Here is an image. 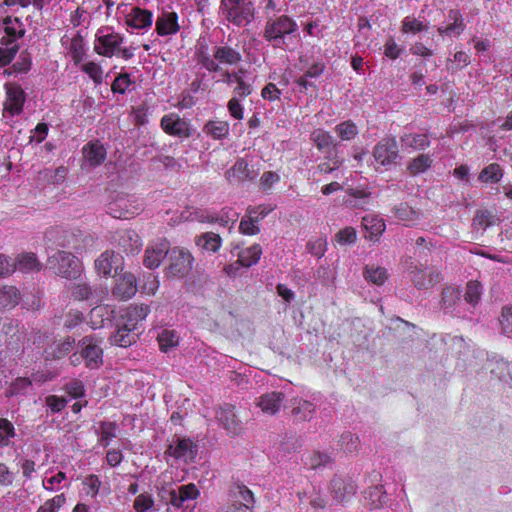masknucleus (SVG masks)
Listing matches in <instances>:
<instances>
[{
  "instance_id": "nucleus-1",
  "label": "nucleus",
  "mask_w": 512,
  "mask_h": 512,
  "mask_svg": "<svg viewBox=\"0 0 512 512\" xmlns=\"http://www.w3.org/2000/svg\"><path fill=\"white\" fill-rule=\"evenodd\" d=\"M219 9L227 21L238 27L246 26L254 19L251 0H221Z\"/></svg>"
},
{
  "instance_id": "nucleus-2",
  "label": "nucleus",
  "mask_w": 512,
  "mask_h": 512,
  "mask_svg": "<svg viewBox=\"0 0 512 512\" xmlns=\"http://www.w3.org/2000/svg\"><path fill=\"white\" fill-rule=\"evenodd\" d=\"M168 265L164 272L169 279H180L192 270L193 257L191 253L182 248L175 247L168 250Z\"/></svg>"
},
{
  "instance_id": "nucleus-3",
  "label": "nucleus",
  "mask_w": 512,
  "mask_h": 512,
  "mask_svg": "<svg viewBox=\"0 0 512 512\" xmlns=\"http://www.w3.org/2000/svg\"><path fill=\"white\" fill-rule=\"evenodd\" d=\"M48 265L55 274L66 279H75L80 274V262L70 252L57 251L48 258Z\"/></svg>"
},
{
  "instance_id": "nucleus-4",
  "label": "nucleus",
  "mask_w": 512,
  "mask_h": 512,
  "mask_svg": "<svg viewBox=\"0 0 512 512\" xmlns=\"http://www.w3.org/2000/svg\"><path fill=\"white\" fill-rule=\"evenodd\" d=\"M297 30V24L286 15H282L274 20H268L264 30V37L267 41L275 42L278 45L285 35L291 34Z\"/></svg>"
},
{
  "instance_id": "nucleus-5",
  "label": "nucleus",
  "mask_w": 512,
  "mask_h": 512,
  "mask_svg": "<svg viewBox=\"0 0 512 512\" xmlns=\"http://www.w3.org/2000/svg\"><path fill=\"white\" fill-rule=\"evenodd\" d=\"M79 345L81 357L84 358L88 368L96 369L103 364V350L96 338L85 336L80 340Z\"/></svg>"
},
{
  "instance_id": "nucleus-6",
  "label": "nucleus",
  "mask_w": 512,
  "mask_h": 512,
  "mask_svg": "<svg viewBox=\"0 0 512 512\" xmlns=\"http://www.w3.org/2000/svg\"><path fill=\"white\" fill-rule=\"evenodd\" d=\"M409 276L414 286L419 289H429L439 283L442 279L440 272L433 267L411 266Z\"/></svg>"
},
{
  "instance_id": "nucleus-7",
  "label": "nucleus",
  "mask_w": 512,
  "mask_h": 512,
  "mask_svg": "<svg viewBox=\"0 0 512 512\" xmlns=\"http://www.w3.org/2000/svg\"><path fill=\"white\" fill-rule=\"evenodd\" d=\"M141 210L135 201L130 199L128 196L119 195L108 204V213L117 219L129 218L135 214H138Z\"/></svg>"
},
{
  "instance_id": "nucleus-8",
  "label": "nucleus",
  "mask_w": 512,
  "mask_h": 512,
  "mask_svg": "<svg viewBox=\"0 0 512 512\" xmlns=\"http://www.w3.org/2000/svg\"><path fill=\"white\" fill-rule=\"evenodd\" d=\"M373 156L375 160L383 166H388L396 162L399 157L397 142L394 138L382 139L374 148Z\"/></svg>"
},
{
  "instance_id": "nucleus-9",
  "label": "nucleus",
  "mask_w": 512,
  "mask_h": 512,
  "mask_svg": "<svg viewBox=\"0 0 512 512\" xmlns=\"http://www.w3.org/2000/svg\"><path fill=\"white\" fill-rule=\"evenodd\" d=\"M216 418L230 434L237 436L243 432L242 422L237 418L233 405L220 406L216 411Z\"/></svg>"
},
{
  "instance_id": "nucleus-10",
  "label": "nucleus",
  "mask_w": 512,
  "mask_h": 512,
  "mask_svg": "<svg viewBox=\"0 0 512 512\" xmlns=\"http://www.w3.org/2000/svg\"><path fill=\"white\" fill-rule=\"evenodd\" d=\"M137 292L136 277L129 272L120 275L116 279V284L112 289V294L120 300H128Z\"/></svg>"
},
{
  "instance_id": "nucleus-11",
  "label": "nucleus",
  "mask_w": 512,
  "mask_h": 512,
  "mask_svg": "<svg viewBox=\"0 0 512 512\" xmlns=\"http://www.w3.org/2000/svg\"><path fill=\"white\" fill-rule=\"evenodd\" d=\"M256 172L249 167L244 158H239L235 164L225 172L226 179L232 182L252 181L256 178Z\"/></svg>"
},
{
  "instance_id": "nucleus-12",
  "label": "nucleus",
  "mask_w": 512,
  "mask_h": 512,
  "mask_svg": "<svg viewBox=\"0 0 512 512\" xmlns=\"http://www.w3.org/2000/svg\"><path fill=\"white\" fill-rule=\"evenodd\" d=\"M161 127L166 133L173 136L184 138L190 136L188 123L177 114L165 115L161 120Z\"/></svg>"
},
{
  "instance_id": "nucleus-13",
  "label": "nucleus",
  "mask_w": 512,
  "mask_h": 512,
  "mask_svg": "<svg viewBox=\"0 0 512 512\" xmlns=\"http://www.w3.org/2000/svg\"><path fill=\"white\" fill-rule=\"evenodd\" d=\"M139 334L124 322L117 325V330L110 336V342L122 348H127L137 342Z\"/></svg>"
},
{
  "instance_id": "nucleus-14",
  "label": "nucleus",
  "mask_w": 512,
  "mask_h": 512,
  "mask_svg": "<svg viewBox=\"0 0 512 512\" xmlns=\"http://www.w3.org/2000/svg\"><path fill=\"white\" fill-rule=\"evenodd\" d=\"M331 492L337 501L343 502L355 494L356 486L351 479L336 475L331 480Z\"/></svg>"
},
{
  "instance_id": "nucleus-15",
  "label": "nucleus",
  "mask_w": 512,
  "mask_h": 512,
  "mask_svg": "<svg viewBox=\"0 0 512 512\" xmlns=\"http://www.w3.org/2000/svg\"><path fill=\"white\" fill-rule=\"evenodd\" d=\"M167 452L176 459L192 461L197 455V445L190 439L178 438L176 445H169Z\"/></svg>"
},
{
  "instance_id": "nucleus-16",
  "label": "nucleus",
  "mask_w": 512,
  "mask_h": 512,
  "mask_svg": "<svg viewBox=\"0 0 512 512\" xmlns=\"http://www.w3.org/2000/svg\"><path fill=\"white\" fill-rule=\"evenodd\" d=\"M122 41L123 38L119 34L110 33L98 36L94 48L98 54L111 57Z\"/></svg>"
},
{
  "instance_id": "nucleus-17",
  "label": "nucleus",
  "mask_w": 512,
  "mask_h": 512,
  "mask_svg": "<svg viewBox=\"0 0 512 512\" xmlns=\"http://www.w3.org/2000/svg\"><path fill=\"white\" fill-rule=\"evenodd\" d=\"M284 400V394L281 392H269L260 396L256 405L263 413L274 415L279 410Z\"/></svg>"
},
{
  "instance_id": "nucleus-18",
  "label": "nucleus",
  "mask_w": 512,
  "mask_h": 512,
  "mask_svg": "<svg viewBox=\"0 0 512 512\" xmlns=\"http://www.w3.org/2000/svg\"><path fill=\"white\" fill-rule=\"evenodd\" d=\"M228 501L248 504V507L253 509L255 497L253 492L246 485L234 483L228 491Z\"/></svg>"
},
{
  "instance_id": "nucleus-19",
  "label": "nucleus",
  "mask_w": 512,
  "mask_h": 512,
  "mask_svg": "<svg viewBox=\"0 0 512 512\" xmlns=\"http://www.w3.org/2000/svg\"><path fill=\"white\" fill-rule=\"evenodd\" d=\"M179 28L175 12H163L156 20V31L160 36L175 34Z\"/></svg>"
},
{
  "instance_id": "nucleus-20",
  "label": "nucleus",
  "mask_w": 512,
  "mask_h": 512,
  "mask_svg": "<svg viewBox=\"0 0 512 512\" xmlns=\"http://www.w3.org/2000/svg\"><path fill=\"white\" fill-rule=\"evenodd\" d=\"M169 250L168 242L162 241L152 248L145 251L144 265L149 269L159 267L163 259L167 256Z\"/></svg>"
},
{
  "instance_id": "nucleus-21",
  "label": "nucleus",
  "mask_w": 512,
  "mask_h": 512,
  "mask_svg": "<svg viewBox=\"0 0 512 512\" xmlns=\"http://www.w3.org/2000/svg\"><path fill=\"white\" fill-rule=\"evenodd\" d=\"M119 255L112 251H105L95 261V268L99 274L104 276L112 275V271L117 272Z\"/></svg>"
},
{
  "instance_id": "nucleus-22",
  "label": "nucleus",
  "mask_w": 512,
  "mask_h": 512,
  "mask_svg": "<svg viewBox=\"0 0 512 512\" xmlns=\"http://www.w3.org/2000/svg\"><path fill=\"white\" fill-rule=\"evenodd\" d=\"M150 312L148 305H130L125 310V314L122 316L123 322L129 327L137 330V324L144 320Z\"/></svg>"
},
{
  "instance_id": "nucleus-23",
  "label": "nucleus",
  "mask_w": 512,
  "mask_h": 512,
  "mask_svg": "<svg viewBox=\"0 0 512 512\" xmlns=\"http://www.w3.org/2000/svg\"><path fill=\"white\" fill-rule=\"evenodd\" d=\"M25 101L24 91L19 86L7 87V100L5 102V109L11 114H19Z\"/></svg>"
},
{
  "instance_id": "nucleus-24",
  "label": "nucleus",
  "mask_w": 512,
  "mask_h": 512,
  "mask_svg": "<svg viewBox=\"0 0 512 512\" xmlns=\"http://www.w3.org/2000/svg\"><path fill=\"white\" fill-rule=\"evenodd\" d=\"M126 23L136 29L150 27L152 24V13L148 10L135 7L127 15Z\"/></svg>"
},
{
  "instance_id": "nucleus-25",
  "label": "nucleus",
  "mask_w": 512,
  "mask_h": 512,
  "mask_svg": "<svg viewBox=\"0 0 512 512\" xmlns=\"http://www.w3.org/2000/svg\"><path fill=\"white\" fill-rule=\"evenodd\" d=\"M118 245L123 252L134 254L140 250L142 242L136 231L125 230L119 237Z\"/></svg>"
},
{
  "instance_id": "nucleus-26",
  "label": "nucleus",
  "mask_w": 512,
  "mask_h": 512,
  "mask_svg": "<svg viewBox=\"0 0 512 512\" xmlns=\"http://www.w3.org/2000/svg\"><path fill=\"white\" fill-rule=\"evenodd\" d=\"M3 28L7 37V43H15L17 39L25 34L24 25L18 18L6 17L3 20Z\"/></svg>"
},
{
  "instance_id": "nucleus-27",
  "label": "nucleus",
  "mask_w": 512,
  "mask_h": 512,
  "mask_svg": "<svg viewBox=\"0 0 512 512\" xmlns=\"http://www.w3.org/2000/svg\"><path fill=\"white\" fill-rule=\"evenodd\" d=\"M315 412L313 403L307 400L294 399L291 413L298 421H309Z\"/></svg>"
},
{
  "instance_id": "nucleus-28",
  "label": "nucleus",
  "mask_w": 512,
  "mask_h": 512,
  "mask_svg": "<svg viewBox=\"0 0 512 512\" xmlns=\"http://www.w3.org/2000/svg\"><path fill=\"white\" fill-rule=\"evenodd\" d=\"M200 492L197 489L196 485L193 483L182 485L175 490V497H173L171 505L180 508L183 506V503L187 500H194L199 496Z\"/></svg>"
},
{
  "instance_id": "nucleus-29",
  "label": "nucleus",
  "mask_w": 512,
  "mask_h": 512,
  "mask_svg": "<svg viewBox=\"0 0 512 512\" xmlns=\"http://www.w3.org/2000/svg\"><path fill=\"white\" fill-rule=\"evenodd\" d=\"M86 161L93 167L100 165L106 158L105 148L98 143H88L83 148Z\"/></svg>"
},
{
  "instance_id": "nucleus-30",
  "label": "nucleus",
  "mask_w": 512,
  "mask_h": 512,
  "mask_svg": "<svg viewBox=\"0 0 512 512\" xmlns=\"http://www.w3.org/2000/svg\"><path fill=\"white\" fill-rule=\"evenodd\" d=\"M260 207H248L246 211V216L242 218L239 230L241 233L246 235H256L259 233V227L256 225V223L259 222L258 217H254V215L257 213V210Z\"/></svg>"
},
{
  "instance_id": "nucleus-31",
  "label": "nucleus",
  "mask_w": 512,
  "mask_h": 512,
  "mask_svg": "<svg viewBox=\"0 0 512 512\" xmlns=\"http://www.w3.org/2000/svg\"><path fill=\"white\" fill-rule=\"evenodd\" d=\"M261 255L262 248L259 244H254L251 247L239 251L237 254L239 263L245 268L257 264Z\"/></svg>"
},
{
  "instance_id": "nucleus-32",
  "label": "nucleus",
  "mask_w": 512,
  "mask_h": 512,
  "mask_svg": "<svg viewBox=\"0 0 512 512\" xmlns=\"http://www.w3.org/2000/svg\"><path fill=\"white\" fill-rule=\"evenodd\" d=\"M214 59L220 63L233 65L241 60V54L229 46H217L214 48Z\"/></svg>"
},
{
  "instance_id": "nucleus-33",
  "label": "nucleus",
  "mask_w": 512,
  "mask_h": 512,
  "mask_svg": "<svg viewBox=\"0 0 512 512\" xmlns=\"http://www.w3.org/2000/svg\"><path fill=\"white\" fill-rule=\"evenodd\" d=\"M311 139L319 150H327L331 148L328 153L332 152V154H335V152H337V143L334 142V138L328 132L322 129H317L312 133Z\"/></svg>"
},
{
  "instance_id": "nucleus-34",
  "label": "nucleus",
  "mask_w": 512,
  "mask_h": 512,
  "mask_svg": "<svg viewBox=\"0 0 512 512\" xmlns=\"http://www.w3.org/2000/svg\"><path fill=\"white\" fill-rule=\"evenodd\" d=\"M362 225L368 231V238L370 240H372L374 237L380 236L386 228L384 221L374 215H367L363 217Z\"/></svg>"
},
{
  "instance_id": "nucleus-35",
  "label": "nucleus",
  "mask_w": 512,
  "mask_h": 512,
  "mask_svg": "<svg viewBox=\"0 0 512 512\" xmlns=\"http://www.w3.org/2000/svg\"><path fill=\"white\" fill-rule=\"evenodd\" d=\"M15 267L19 271L27 273L31 271H39L41 269V264L37 260L35 254L25 253L18 257Z\"/></svg>"
},
{
  "instance_id": "nucleus-36",
  "label": "nucleus",
  "mask_w": 512,
  "mask_h": 512,
  "mask_svg": "<svg viewBox=\"0 0 512 512\" xmlns=\"http://www.w3.org/2000/svg\"><path fill=\"white\" fill-rule=\"evenodd\" d=\"M392 211L397 219L405 222H415L421 216L420 211L413 209L407 203L396 205Z\"/></svg>"
},
{
  "instance_id": "nucleus-37",
  "label": "nucleus",
  "mask_w": 512,
  "mask_h": 512,
  "mask_svg": "<svg viewBox=\"0 0 512 512\" xmlns=\"http://www.w3.org/2000/svg\"><path fill=\"white\" fill-rule=\"evenodd\" d=\"M19 291L14 286H3L0 288V306L11 308L18 304Z\"/></svg>"
},
{
  "instance_id": "nucleus-38",
  "label": "nucleus",
  "mask_w": 512,
  "mask_h": 512,
  "mask_svg": "<svg viewBox=\"0 0 512 512\" xmlns=\"http://www.w3.org/2000/svg\"><path fill=\"white\" fill-rule=\"evenodd\" d=\"M204 131L214 139H222L228 135L229 125L224 121H209L205 124Z\"/></svg>"
},
{
  "instance_id": "nucleus-39",
  "label": "nucleus",
  "mask_w": 512,
  "mask_h": 512,
  "mask_svg": "<svg viewBox=\"0 0 512 512\" xmlns=\"http://www.w3.org/2000/svg\"><path fill=\"white\" fill-rule=\"evenodd\" d=\"M196 243L202 249L216 252L221 246V237L218 234L208 232L201 235Z\"/></svg>"
},
{
  "instance_id": "nucleus-40",
  "label": "nucleus",
  "mask_w": 512,
  "mask_h": 512,
  "mask_svg": "<svg viewBox=\"0 0 512 512\" xmlns=\"http://www.w3.org/2000/svg\"><path fill=\"white\" fill-rule=\"evenodd\" d=\"M502 176L503 173L500 165L492 163L480 172L478 179L484 183H497L500 181Z\"/></svg>"
},
{
  "instance_id": "nucleus-41",
  "label": "nucleus",
  "mask_w": 512,
  "mask_h": 512,
  "mask_svg": "<svg viewBox=\"0 0 512 512\" xmlns=\"http://www.w3.org/2000/svg\"><path fill=\"white\" fill-rule=\"evenodd\" d=\"M160 350L168 352L171 348L176 347L179 342V337L173 330H163L157 337Z\"/></svg>"
},
{
  "instance_id": "nucleus-42",
  "label": "nucleus",
  "mask_w": 512,
  "mask_h": 512,
  "mask_svg": "<svg viewBox=\"0 0 512 512\" xmlns=\"http://www.w3.org/2000/svg\"><path fill=\"white\" fill-rule=\"evenodd\" d=\"M432 160L427 154H420L414 158L408 165L407 169L412 175H417L430 168Z\"/></svg>"
},
{
  "instance_id": "nucleus-43",
  "label": "nucleus",
  "mask_w": 512,
  "mask_h": 512,
  "mask_svg": "<svg viewBox=\"0 0 512 512\" xmlns=\"http://www.w3.org/2000/svg\"><path fill=\"white\" fill-rule=\"evenodd\" d=\"M401 141L410 148L422 150L429 146V140L424 134H405L401 137Z\"/></svg>"
},
{
  "instance_id": "nucleus-44",
  "label": "nucleus",
  "mask_w": 512,
  "mask_h": 512,
  "mask_svg": "<svg viewBox=\"0 0 512 512\" xmlns=\"http://www.w3.org/2000/svg\"><path fill=\"white\" fill-rule=\"evenodd\" d=\"M364 277L373 284L382 285L387 279V271L382 267L366 266L364 269Z\"/></svg>"
},
{
  "instance_id": "nucleus-45",
  "label": "nucleus",
  "mask_w": 512,
  "mask_h": 512,
  "mask_svg": "<svg viewBox=\"0 0 512 512\" xmlns=\"http://www.w3.org/2000/svg\"><path fill=\"white\" fill-rule=\"evenodd\" d=\"M1 43L5 47H0V66H5L13 60L19 50V46L16 43H7L5 37L2 38Z\"/></svg>"
},
{
  "instance_id": "nucleus-46",
  "label": "nucleus",
  "mask_w": 512,
  "mask_h": 512,
  "mask_svg": "<svg viewBox=\"0 0 512 512\" xmlns=\"http://www.w3.org/2000/svg\"><path fill=\"white\" fill-rule=\"evenodd\" d=\"M338 136L342 140H351L358 134L356 125L351 121H345L335 127Z\"/></svg>"
},
{
  "instance_id": "nucleus-47",
  "label": "nucleus",
  "mask_w": 512,
  "mask_h": 512,
  "mask_svg": "<svg viewBox=\"0 0 512 512\" xmlns=\"http://www.w3.org/2000/svg\"><path fill=\"white\" fill-rule=\"evenodd\" d=\"M332 462V456L329 453L321 451H315L309 459V465L312 469L328 466Z\"/></svg>"
},
{
  "instance_id": "nucleus-48",
  "label": "nucleus",
  "mask_w": 512,
  "mask_h": 512,
  "mask_svg": "<svg viewBox=\"0 0 512 512\" xmlns=\"http://www.w3.org/2000/svg\"><path fill=\"white\" fill-rule=\"evenodd\" d=\"M117 425L115 422H102L100 425V443L106 447L109 444V440L116 437Z\"/></svg>"
},
{
  "instance_id": "nucleus-49",
  "label": "nucleus",
  "mask_w": 512,
  "mask_h": 512,
  "mask_svg": "<svg viewBox=\"0 0 512 512\" xmlns=\"http://www.w3.org/2000/svg\"><path fill=\"white\" fill-rule=\"evenodd\" d=\"M359 444L360 440L358 436L350 432H344L340 437V445L344 449V451L348 453L357 451Z\"/></svg>"
},
{
  "instance_id": "nucleus-50",
  "label": "nucleus",
  "mask_w": 512,
  "mask_h": 512,
  "mask_svg": "<svg viewBox=\"0 0 512 512\" xmlns=\"http://www.w3.org/2000/svg\"><path fill=\"white\" fill-rule=\"evenodd\" d=\"M481 297V284L477 281H470L467 283L466 292H465V300L472 304L476 305Z\"/></svg>"
},
{
  "instance_id": "nucleus-51",
  "label": "nucleus",
  "mask_w": 512,
  "mask_h": 512,
  "mask_svg": "<svg viewBox=\"0 0 512 512\" xmlns=\"http://www.w3.org/2000/svg\"><path fill=\"white\" fill-rule=\"evenodd\" d=\"M494 216L489 211L479 210L476 212L473 225L479 229L486 230L493 224Z\"/></svg>"
},
{
  "instance_id": "nucleus-52",
  "label": "nucleus",
  "mask_w": 512,
  "mask_h": 512,
  "mask_svg": "<svg viewBox=\"0 0 512 512\" xmlns=\"http://www.w3.org/2000/svg\"><path fill=\"white\" fill-rule=\"evenodd\" d=\"M369 497L373 507L378 508L387 502V494L382 485L374 486L369 490Z\"/></svg>"
},
{
  "instance_id": "nucleus-53",
  "label": "nucleus",
  "mask_w": 512,
  "mask_h": 512,
  "mask_svg": "<svg viewBox=\"0 0 512 512\" xmlns=\"http://www.w3.org/2000/svg\"><path fill=\"white\" fill-rule=\"evenodd\" d=\"M69 289L76 300H87L92 293L91 288L86 283L72 284Z\"/></svg>"
},
{
  "instance_id": "nucleus-54",
  "label": "nucleus",
  "mask_w": 512,
  "mask_h": 512,
  "mask_svg": "<svg viewBox=\"0 0 512 512\" xmlns=\"http://www.w3.org/2000/svg\"><path fill=\"white\" fill-rule=\"evenodd\" d=\"M335 238L339 244L345 245L354 243L356 241L357 235L354 228L346 227L336 233Z\"/></svg>"
},
{
  "instance_id": "nucleus-55",
  "label": "nucleus",
  "mask_w": 512,
  "mask_h": 512,
  "mask_svg": "<svg viewBox=\"0 0 512 512\" xmlns=\"http://www.w3.org/2000/svg\"><path fill=\"white\" fill-rule=\"evenodd\" d=\"M327 158L332 161L333 166H331L327 162L320 163L317 168L322 173H330V172L338 169L343 163V159L338 157L337 152H335V154H332V152H329V155L327 156Z\"/></svg>"
},
{
  "instance_id": "nucleus-56",
  "label": "nucleus",
  "mask_w": 512,
  "mask_h": 512,
  "mask_svg": "<svg viewBox=\"0 0 512 512\" xmlns=\"http://www.w3.org/2000/svg\"><path fill=\"white\" fill-rule=\"evenodd\" d=\"M502 332L505 335L512 334V307H505L500 318Z\"/></svg>"
},
{
  "instance_id": "nucleus-57",
  "label": "nucleus",
  "mask_w": 512,
  "mask_h": 512,
  "mask_svg": "<svg viewBox=\"0 0 512 512\" xmlns=\"http://www.w3.org/2000/svg\"><path fill=\"white\" fill-rule=\"evenodd\" d=\"M154 504V500L148 494H140L136 497L134 501V509L137 512H145L152 508Z\"/></svg>"
},
{
  "instance_id": "nucleus-58",
  "label": "nucleus",
  "mask_w": 512,
  "mask_h": 512,
  "mask_svg": "<svg viewBox=\"0 0 512 512\" xmlns=\"http://www.w3.org/2000/svg\"><path fill=\"white\" fill-rule=\"evenodd\" d=\"M280 180L279 175L273 171L264 172L260 178V187L263 191L269 190L273 184Z\"/></svg>"
},
{
  "instance_id": "nucleus-59",
  "label": "nucleus",
  "mask_w": 512,
  "mask_h": 512,
  "mask_svg": "<svg viewBox=\"0 0 512 512\" xmlns=\"http://www.w3.org/2000/svg\"><path fill=\"white\" fill-rule=\"evenodd\" d=\"M31 67V60L29 56L25 53H21L17 62L13 64L11 67L12 71L10 73H25Z\"/></svg>"
},
{
  "instance_id": "nucleus-60",
  "label": "nucleus",
  "mask_w": 512,
  "mask_h": 512,
  "mask_svg": "<svg viewBox=\"0 0 512 512\" xmlns=\"http://www.w3.org/2000/svg\"><path fill=\"white\" fill-rule=\"evenodd\" d=\"M130 79L127 74L120 75L115 78V80L112 83V90L113 92H118L120 94H124L127 90V88L130 85Z\"/></svg>"
},
{
  "instance_id": "nucleus-61",
  "label": "nucleus",
  "mask_w": 512,
  "mask_h": 512,
  "mask_svg": "<svg viewBox=\"0 0 512 512\" xmlns=\"http://www.w3.org/2000/svg\"><path fill=\"white\" fill-rule=\"evenodd\" d=\"M16 270L15 263L4 254H0V277L10 275Z\"/></svg>"
},
{
  "instance_id": "nucleus-62",
  "label": "nucleus",
  "mask_w": 512,
  "mask_h": 512,
  "mask_svg": "<svg viewBox=\"0 0 512 512\" xmlns=\"http://www.w3.org/2000/svg\"><path fill=\"white\" fill-rule=\"evenodd\" d=\"M65 390L74 398L84 395V386L81 381L72 380L65 385Z\"/></svg>"
},
{
  "instance_id": "nucleus-63",
  "label": "nucleus",
  "mask_w": 512,
  "mask_h": 512,
  "mask_svg": "<svg viewBox=\"0 0 512 512\" xmlns=\"http://www.w3.org/2000/svg\"><path fill=\"white\" fill-rule=\"evenodd\" d=\"M458 298V293L451 288H445L442 291L441 304L444 309L450 308Z\"/></svg>"
},
{
  "instance_id": "nucleus-64",
  "label": "nucleus",
  "mask_w": 512,
  "mask_h": 512,
  "mask_svg": "<svg viewBox=\"0 0 512 512\" xmlns=\"http://www.w3.org/2000/svg\"><path fill=\"white\" fill-rule=\"evenodd\" d=\"M74 340H70L69 338L59 343L53 351V356L55 358H62L67 355L73 349Z\"/></svg>"
}]
</instances>
